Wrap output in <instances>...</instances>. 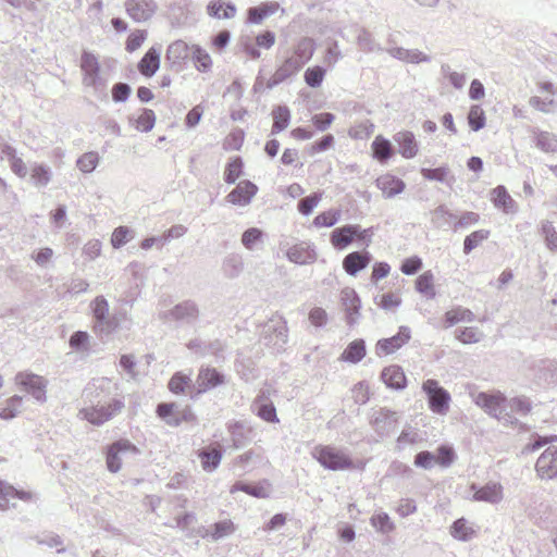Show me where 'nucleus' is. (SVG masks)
<instances>
[{
  "mask_svg": "<svg viewBox=\"0 0 557 557\" xmlns=\"http://www.w3.org/2000/svg\"><path fill=\"white\" fill-rule=\"evenodd\" d=\"M492 202L498 209H502L505 213L516 212V202L508 194L507 189L499 185L492 190Z\"/></svg>",
  "mask_w": 557,
  "mask_h": 557,
  "instance_id": "c756f323",
  "label": "nucleus"
},
{
  "mask_svg": "<svg viewBox=\"0 0 557 557\" xmlns=\"http://www.w3.org/2000/svg\"><path fill=\"white\" fill-rule=\"evenodd\" d=\"M411 337V331L408 326H400L396 335L389 338L380 339L376 343V349L380 352L389 355L401 348Z\"/></svg>",
  "mask_w": 557,
  "mask_h": 557,
  "instance_id": "aec40b11",
  "label": "nucleus"
},
{
  "mask_svg": "<svg viewBox=\"0 0 557 557\" xmlns=\"http://www.w3.org/2000/svg\"><path fill=\"white\" fill-rule=\"evenodd\" d=\"M490 236L488 230H478L466 236L463 240V252L469 255L482 242L486 240Z\"/></svg>",
  "mask_w": 557,
  "mask_h": 557,
  "instance_id": "de8ad7c7",
  "label": "nucleus"
},
{
  "mask_svg": "<svg viewBox=\"0 0 557 557\" xmlns=\"http://www.w3.org/2000/svg\"><path fill=\"white\" fill-rule=\"evenodd\" d=\"M321 200V195L311 194L298 201V211L304 215H309Z\"/></svg>",
  "mask_w": 557,
  "mask_h": 557,
  "instance_id": "680f3d73",
  "label": "nucleus"
},
{
  "mask_svg": "<svg viewBox=\"0 0 557 557\" xmlns=\"http://www.w3.org/2000/svg\"><path fill=\"white\" fill-rule=\"evenodd\" d=\"M198 458L206 472H213L218 469L223 458V449L220 445L208 446L198 450Z\"/></svg>",
  "mask_w": 557,
  "mask_h": 557,
  "instance_id": "4be33fe9",
  "label": "nucleus"
},
{
  "mask_svg": "<svg viewBox=\"0 0 557 557\" xmlns=\"http://www.w3.org/2000/svg\"><path fill=\"white\" fill-rule=\"evenodd\" d=\"M126 12L135 22L149 20L157 11V3L153 0H126Z\"/></svg>",
  "mask_w": 557,
  "mask_h": 557,
  "instance_id": "2eb2a0df",
  "label": "nucleus"
},
{
  "mask_svg": "<svg viewBox=\"0 0 557 557\" xmlns=\"http://www.w3.org/2000/svg\"><path fill=\"white\" fill-rule=\"evenodd\" d=\"M263 232L258 227H250L242 235V244L248 250H253L256 245L261 242Z\"/></svg>",
  "mask_w": 557,
  "mask_h": 557,
  "instance_id": "bf43d9fd",
  "label": "nucleus"
},
{
  "mask_svg": "<svg viewBox=\"0 0 557 557\" xmlns=\"http://www.w3.org/2000/svg\"><path fill=\"white\" fill-rule=\"evenodd\" d=\"M393 138L399 147V153L405 159H412L417 156L419 148L413 133L409 131L398 132Z\"/></svg>",
  "mask_w": 557,
  "mask_h": 557,
  "instance_id": "393cba45",
  "label": "nucleus"
},
{
  "mask_svg": "<svg viewBox=\"0 0 557 557\" xmlns=\"http://www.w3.org/2000/svg\"><path fill=\"white\" fill-rule=\"evenodd\" d=\"M358 47L364 52H374L382 50L381 47L375 42L372 34L362 28L357 37Z\"/></svg>",
  "mask_w": 557,
  "mask_h": 557,
  "instance_id": "5fc2aeb1",
  "label": "nucleus"
},
{
  "mask_svg": "<svg viewBox=\"0 0 557 557\" xmlns=\"http://www.w3.org/2000/svg\"><path fill=\"white\" fill-rule=\"evenodd\" d=\"M473 498L478 502L498 504L503 499V487L499 483H487L475 491Z\"/></svg>",
  "mask_w": 557,
  "mask_h": 557,
  "instance_id": "cd10ccee",
  "label": "nucleus"
},
{
  "mask_svg": "<svg viewBox=\"0 0 557 557\" xmlns=\"http://www.w3.org/2000/svg\"><path fill=\"white\" fill-rule=\"evenodd\" d=\"M157 414L171 426H178L181 424L178 406L174 403L159 404L157 407Z\"/></svg>",
  "mask_w": 557,
  "mask_h": 557,
  "instance_id": "58836bf2",
  "label": "nucleus"
},
{
  "mask_svg": "<svg viewBox=\"0 0 557 557\" xmlns=\"http://www.w3.org/2000/svg\"><path fill=\"white\" fill-rule=\"evenodd\" d=\"M273 125L271 134L275 135L281 133L290 122V110L286 106H276L272 110Z\"/></svg>",
  "mask_w": 557,
  "mask_h": 557,
  "instance_id": "e433bc0d",
  "label": "nucleus"
},
{
  "mask_svg": "<svg viewBox=\"0 0 557 557\" xmlns=\"http://www.w3.org/2000/svg\"><path fill=\"white\" fill-rule=\"evenodd\" d=\"M455 337L463 344H475L481 341L483 334L476 327H458L455 330Z\"/></svg>",
  "mask_w": 557,
  "mask_h": 557,
  "instance_id": "09e8293b",
  "label": "nucleus"
},
{
  "mask_svg": "<svg viewBox=\"0 0 557 557\" xmlns=\"http://www.w3.org/2000/svg\"><path fill=\"white\" fill-rule=\"evenodd\" d=\"M132 231L127 226H119L113 231L111 237V244L114 248H121L124 246L131 238Z\"/></svg>",
  "mask_w": 557,
  "mask_h": 557,
  "instance_id": "0e129e2a",
  "label": "nucleus"
},
{
  "mask_svg": "<svg viewBox=\"0 0 557 557\" xmlns=\"http://www.w3.org/2000/svg\"><path fill=\"white\" fill-rule=\"evenodd\" d=\"M23 405V397L18 395H14L10 397L5 406L0 411V418L2 420H12L15 418L20 412Z\"/></svg>",
  "mask_w": 557,
  "mask_h": 557,
  "instance_id": "a18cd8bd",
  "label": "nucleus"
},
{
  "mask_svg": "<svg viewBox=\"0 0 557 557\" xmlns=\"http://www.w3.org/2000/svg\"><path fill=\"white\" fill-rule=\"evenodd\" d=\"M258 191V187L250 181H242L226 196L228 202L237 206H247Z\"/></svg>",
  "mask_w": 557,
  "mask_h": 557,
  "instance_id": "a211bd4d",
  "label": "nucleus"
},
{
  "mask_svg": "<svg viewBox=\"0 0 557 557\" xmlns=\"http://www.w3.org/2000/svg\"><path fill=\"white\" fill-rule=\"evenodd\" d=\"M304 66L292 57H288L282 65H280L274 74L267 82V88L272 89L289 77L297 74Z\"/></svg>",
  "mask_w": 557,
  "mask_h": 557,
  "instance_id": "f3484780",
  "label": "nucleus"
},
{
  "mask_svg": "<svg viewBox=\"0 0 557 557\" xmlns=\"http://www.w3.org/2000/svg\"><path fill=\"white\" fill-rule=\"evenodd\" d=\"M94 319V332L100 336L111 335L120 325L115 314H110L109 302L103 296H97L90 304Z\"/></svg>",
  "mask_w": 557,
  "mask_h": 557,
  "instance_id": "20e7f679",
  "label": "nucleus"
},
{
  "mask_svg": "<svg viewBox=\"0 0 557 557\" xmlns=\"http://www.w3.org/2000/svg\"><path fill=\"white\" fill-rule=\"evenodd\" d=\"M231 437H232V446L235 449H239L244 447L247 443L244 436V428L239 422H236L228 428Z\"/></svg>",
  "mask_w": 557,
  "mask_h": 557,
  "instance_id": "338daca9",
  "label": "nucleus"
},
{
  "mask_svg": "<svg viewBox=\"0 0 557 557\" xmlns=\"http://www.w3.org/2000/svg\"><path fill=\"white\" fill-rule=\"evenodd\" d=\"M287 325L282 318L270 320L262 329V336L267 345H273L276 350L283 349L287 343Z\"/></svg>",
  "mask_w": 557,
  "mask_h": 557,
  "instance_id": "1a4fd4ad",
  "label": "nucleus"
},
{
  "mask_svg": "<svg viewBox=\"0 0 557 557\" xmlns=\"http://www.w3.org/2000/svg\"><path fill=\"white\" fill-rule=\"evenodd\" d=\"M287 259L296 264H310L317 260L314 246L308 242H300L288 247L285 252Z\"/></svg>",
  "mask_w": 557,
  "mask_h": 557,
  "instance_id": "4468645a",
  "label": "nucleus"
},
{
  "mask_svg": "<svg viewBox=\"0 0 557 557\" xmlns=\"http://www.w3.org/2000/svg\"><path fill=\"white\" fill-rule=\"evenodd\" d=\"M449 168L447 165H442L435 169H421V175L423 178L428 181H435L440 183H445L449 186H451L453 182L455 181L454 176L449 177Z\"/></svg>",
  "mask_w": 557,
  "mask_h": 557,
  "instance_id": "a19ab883",
  "label": "nucleus"
},
{
  "mask_svg": "<svg viewBox=\"0 0 557 557\" xmlns=\"http://www.w3.org/2000/svg\"><path fill=\"white\" fill-rule=\"evenodd\" d=\"M376 185L386 198H392L403 193L406 187L404 181L392 175L379 177L376 180Z\"/></svg>",
  "mask_w": 557,
  "mask_h": 557,
  "instance_id": "c85d7f7f",
  "label": "nucleus"
},
{
  "mask_svg": "<svg viewBox=\"0 0 557 557\" xmlns=\"http://www.w3.org/2000/svg\"><path fill=\"white\" fill-rule=\"evenodd\" d=\"M313 52L314 41L311 38L305 37L298 41L294 54L290 57L295 58L304 66L312 58Z\"/></svg>",
  "mask_w": 557,
  "mask_h": 557,
  "instance_id": "ea45409f",
  "label": "nucleus"
},
{
  "mask_svg": "<svg viewBox=\"0 0 557 557\" xmlns=\"http://www.w3.org/2000/svg\"><path fill=\"white\" fill-rule=\"evenodd\" d=\"M243 160L239 157L232 159L225 166L224 181L234 184L243 172Z\"/></svg>",
  "mask_w": 557,
  "mask_h": 557,
  "instance_id": "3c124183",
  "label": "nucleus"
},
{
  "mask_svg": "<svg viewBox=\"0 0 557 557\" xmlns=\"http://www.w3.org/2000/svg\"><path fill=\"white\" fill-rule=\"evenodd\" d=\"M366 356V343L363 339H355L348 344L341 359L351 363H358Z\"/></svg>",
  "mask_w": 557,
  "mask_h": 557,
  "instance_id": "4c0bfd02",
  "label": "nucleus"
},
{
  "mask_svg": "<svg viewBox=\"0 0 557 557\" xmlns=\"http://www.w3.org/2000/svg\"><path fill=\"white\" fill-rule=\"evenodd\" d=\"M191 58L195 62V66L200 72H209L212 66V60L210 54L202 49L200 46L191 47Z\"/></svg>",
  "mask_w": 557,
  "mask_h": 557,
  "instance_id": "37998d69",
  "label": "nucleus"
},
{
  "mask_svg": "<svg viewBox=\"0 0 557 557\" xmlns=\"http://www.w3.org/2000/svg\"><path fill=\"white\" fill-rule=\"evenodd\" d=\"M188 45L183 40H176L168 47L165 59L171 63V65L180 66L182 62L188 58Z\"/></svg>",
  "mask_w": 557,
  "mask_h": 557,
  "instance_id": "473e14b6",
  "label": "nucleus"
},
{
  "mask_svg": "<svg viewBox=\"0 0 557 557\" xmlns=\"http://www.w3.org/2000/svg\"><path fill=\"white\" fill-rule=\"evenodd\" d=\"M398 414L396 411L381 408L377 410L372 420L371 425L379 436H387L397 429Z\"/></svg>",
  "mask_w": 557,
  "mask_h": 557,
  "instance_id": "9b49d317",
  "label": "nucleus"
},
{
  "mask_svg": "<svg viewBox=\"0 0 557 557\" xmlns=\"http://www.w3.org/2000/svg\"><path fill=\"white\" fill-rule=\"evenodd\" d=\"M468 123L472 131L478 132L485 126V114L483 109L474 104L470 108L468 113Z\"/></svg>",
  "mask_w": 557,
  "mask_h": 557,
  "instance_id": "864d4df0",
  "label": "nucleus"
},
{
  "mask_svg": "<svg viewBox=\"0 0 557 557\" xmlns=\"http://www.w3.org/2000/svg\"><path fill=\"white\" fill-rule=\"evenodd\" d=\"M541 234L544 237L547 249L557 251V232L550 221L542 222Z\"/></svg>",
  "mask_w": 557,
  "mask_h": 557,
  "instance_id": "8fccbe9b",
  "label": "nucleus"
},
{
  "mask_svg": "<svg viewBox=\"0 0 557 557\" xmlns=\"http://www.w3.org/2000/svg\"><path fill=\"white\" fill-rule=\"evenodd\" d=\"M342 300L347 312V322L351 325L356 321L354 315L359 313L361 307L359 296L354 289L346 288L342 292Z\"/></svg>",
  "mask_w": 557,
  "mask_h": 557,
  "instance_id": "2f4dec72",
  "label": "nucleus"
},
{
  "mask_svg": "<svg viewBox=\"0 0 557 557\" xmlns=\"http://www.w3.org/2000/svg\"><path fill=\"white\" fill-rule=\"evenodd\" d=\"M325 75V70L322 66L308 67L304 74L306 84L311 88L321 86Z\"/></svg>",
  "mask_w": 557,
  "mask_h": 557,
  "instance_id": "4d7b16f0",
  "label": "nucleus"
},
{
  "mask_svg": "<svg viewBox=\"0 0 557 557\" xmlns=\"http://www.w3.org/2000/svg\"><path fill=\"white\" fill-rule=\"evenodd\" d=\"M474 319L475 315L471 310L467 308L457 307L445 313L444 327H451L459 322H473Z\"/></svg>",
  "mask_w": 557,
  "mask_h": 557,
  "instance_id": "c9c22d12",
  "label": "nucleus"
},
{
  "mask_svg": "<svg viewBox=\"0 0 557 557\" xmlns=\"http://www.w3.org/2000/svg\"><path fill=\"white\" fill-rule=\"evenodd\" d=\"M381 379L389 388L400 391L406 387V375L399 366L392 364L384 368Z\"/></svg>",
  "mask_w": 557,
  "mask_h": 557,
  "instance_id": "bb28decb",
  "label": "nucleus"
},
{
  "mask_svg": "<svg viewBox=\"0 0 557 557\" xmlns=\"http://www.w3.org/2000/svg\"><path fill=\"white\" fill-rule=\"evenodd\" d=\"M251 407L257 416L262 420L271 423L278 421L274 405L265 398L258 397Z\"/></svg>",
  "mask_w": 557,
  "mask_h": 557,
  "instance_id": "f704fd0d",
  "label": "nucleus"
},
{
  "mask_svg": "<svg viewBox=\"0 0 557 557\" xmlns=\"http://www.w3.org/2000/svg\"><path fill=\"white\" fill-rule=\"evenodd\" d=\"M15 383L28 393L36 401L42 404L47 400L48 380L29 371L17 372Z\"/></svg>",
  "mask_w": 557,
  "mask_h": 557,
  "instance_id": "39448f33",
  "label": "nucleus"
},
{
  "mask_svg": "<svg viewBox=\"0 0 557 557\" xmlns=\"http://www.w3.org/2000/svg\"><path fill=\"white\" fill-rule=\"evenodd\" d=\"M278 9L280 3L276 1H267L257 7H250L247 10V23L260 24L264 18L276 13Z\"/></svg>",
  "mask_w": 557,
  "mask_h": 557,
  "instance_id": "a878e982",
  "label": "nucleus"
},
{
  "mask_svg": "<svg viewBox=\"0 0 557 557\" xmlns=\"http://www.w3.org/2000/svg\"><path fill=\"white\" fill-rule=\"evenodd\" d=\"M244 269L243 258L238 253H230L222 263V270L225 276L230 278L237 277Z\"/></svg>",
  "mask_w": 557,
  "mask_h": 557,
  "instance_id": "79ce46f5",
  "label": "nucleus"
},
{
  "mask_svg": "<svg viewBox=\"0 0 557 557\" xmlns=\"http://www.w3.org/2000/svg\"><path fill=\"white\" fill-rule=\"evenodd\" d=\"M537 475L542 480H552L557 476V447L546 448L535 463Z\"/></svg>",
  "mask_w": 557,
  "mask_h": 557,
  "instance_id": "f8f14e48",
  "label": "nucleus"
},
{
  "mask_svg": "<svg viewBox=\"0 0 557 557\" xmlns=\"http://www.w3.org/2000/svg\"><path fill=\"white\" fill-rule=\"evenodd\" d=\"M358 232L359 225L357 224H346L336 227L331 233V243L335 249L343 250L355 240Z\"/></svg>",
  "mask_w": 557,
  "mask_h": 557,
  "instance_id": "412c9836",
  "label": "nucleus"
},
{
  "mask_svg": "<svg viewBox=\"0 0 557 557\" xmlns=\"http://www.w3.org/2000/svg\"><path fill=\"white\" fill-rule=\"evenodd\" d=\"M509 407L512 411H516L521 416H527L532 409V404L529 398L521 396L511 398Z\"/></svg>",
  "mask_w": 557,
  "mask_h": 557,
  "instance_id": "774afa93",
  "label": "nucleus"
},
{
  "mask_svg": "<svg viewBox=\"0 0 557 557\" xmlns=\"http://www.w3.org/2000/svg\"><path fill=\"white\" fill-rule=\"evenodd\" d=\"M81 69L83 71V85L91 88L98 99H106L108 81L101 76L100 63L97 57L84 50L81 57Z\"/></svg>",
  "mask_w": 557,
  "mask_h": 557,
  "instance_id": "7ed1b4c3",
  "label": "nucleus"
},
{
  "mask_svg": "<svg viewBox=\"0 0 557 557\" xmlns=\"http://www.w3.org/2000/svg\"><path fill=\"white\" fill-rule=\"evenodd\" d=\"M372 154L380 163H386L395 153L392 143L383 136H377L372 145Z\"/></svg>",
  "mask_w": 557,
  "mask_h": 557,
  "instance_id": "7c9ffc66",
  "label": "nucleus"
},
{
  "mask_svg": "<svg viewBox=\"0 0 557 557\" xmlns=\"http://www.w3.org/2000/svg\"><path fill=\"white\" fill-rule=\"evenodd\" d=\"M311 455L330 471L363 470L366 466L362 460H354L347 448L333 445H317Z\"/></svg>",
  "mask_w": 557,
  "mask_h": 557,
  "instance_id": "f03ea898",
  "label": "nucleus"
},
{
  "mask_svg": "<svg viewBox=\"0 0 557 557\" xmlns=\"http://www.w3.org/2000/svg\"><path fill=\"white\" fill-rule=\"evenodd\" d=\"M138 448L128 440L120 438L107 447L106 462L110 472L116 473L121 470L122 459L121 455L125 453L137 454Z\"/></svg>",
  "mask_w": 557,
  "mask_h": 557,
  "instance_id": "0eeeda50",
  "label": "nucleus"
},
{
  "mask_svg": "<svg viewBox=\"0 0 557 557\" xmlns=\"http://www.w3.org/2000/svg\"><path fill=\"white\" fill-rule=\"evenodd\" d=\"M186 388H195L190 376L182 372L174 373L169 381V389L174 394H181L184 393Z\"/></svg>",
  "mask_w": 557,
  "mask_h": 557,
  "instance_id": "c03bdc74",
  "label": "nucleus"
},
{
  "mask_svg": "<svg viewBox=\"0 0 557 557\" xmlns=\"http://www.w3.org/2000/svg\"><path fill=\"white\" fill-rule=\"evenodd\" d=\"M533 134V143L540 150L546 153L557 152V136L555 134L545 131H534Z\"/></svg>",
  "mask_w": 557,
  "mask_h": 557,
  "instance_id": "72a5a7b5",
  "label": "nucleus"
},
{
  "mask_svg": "<svg viewBox=\"0 0 557 557\" xmlns=\"http://www.w3.org/2000/svg\"><path fill=\"white\" fill-rule=\"evenodd\" d=\"M422 389L428 396L430 409L437 414H446L449 410L450 395L438 382L429 379L422 384Z\"/></svg>",
  "mask_w": 557,
  "mask_h": 557,
  "instance_id": "423d86ee",
  "label": "nucleus"
},
{
  "mask_svg": "<svg viewBox=\"0 0 557 557\" xmlns=\"http://www.w3.org/2000/svg\"><path fill=\"white\" fill-rule=\"evenodd\" d=\"M164 320H173L182 324H195L199 318V308L193 300H184L161 315Z\"/></svg>",
  "mask_w": 557,
  "mask_h": 557,
  "instance_id": "6e6552de",
  "label": "nucleus"
},
{
  "mask_svg": "<svg viewBox=\"0 0 557 557\" xmlns=\"http://www.w3.org/2000/svg\"><path fill=\"white\" fill-rule=\"evenodd\" d=\"M161 46L151 47L138 63V71L146 77L153 76L160 67Z\"/></svg>",
  "mask_w": 557,
  "mask_h": 557,
  "instance_id": "b1692460",
  "label": "nucleus"
},
{
  "mask_svg": "<svg viewBox=\"0 0 557 557\" xmlns=\"http://www.w3.org/2000/svg\"><path fill=\"white\" fill-rule=\"evenodd\" d=\"M505 401V396L502 394H488L485 392L479 393L474 403L476 406L481 407L486 413L491 417L499 419L503 414V404Z\"/></svg>",
  "mask_w": 557,
  "mask_h": 557,
  "instance_id": "dca6fc26",
  "label": "nucleus"
},
{
  "mask_svg": "<svg viewBox=\"0 0 557 557\" xmlns=\"http://www.w3.org/2000/svg\"><path fill=\"white\" fill-rule=\"evenodd\" d=\"M111 386L112 382L107 377L96 379L87 385L84 393L89 398L91 406L79 410V416L83 419L99 426L122 412L125 407L123 399L112 398L109 403L106 401Z\"/></svg>",
  "mask_w": 557,
  "mask_h": 557,
  "instance_id": "f257e3e1",
  "label": "nucleus"
},
{
  "mask_svg": "<svg viewBox=\"0 0 557 557\" xmlns=\"http://www.w3.org/2000/svg\"><path fill=\"white\" fill-rule=\"evenodd\" d=\"M99 159L98 152L89 151L81 156L76 164L83 173H91L97 168Z\"/></svg>",
  "mask_w": 557,
  "mask_h": 557,
  "instance_id": "603ef678",
  "label": "nucleus"
},
{
  "mask_svg": "<svg viewBox=\"0 0 557 557\" xmlns=\"http://www.w3.org/2000/svg\"><path fill=\"white\" fill-rule=\"evenodd\" d=\"M372 260V255L367 250L352 251L343 260V269L350 276H356L366 269Z\"/></svg>",
  "mask_w": 557,
  "mask_h": 557,
  "instance_id": "6ab92c4d",
  "label": "nucleus"
},
{
  "mask_svg": "<svg viewBox=\"0 0 557 557\" xmlns=\"http://www.w3.org/2000/svg\"><path fill=\"white\" fill-rule=\"evenodd\" d=\"M16 499L30 503L36 500L37 497L32 492L17 490L8 482L0 480V510L15 508Z\"/></svg>",
  "mask_w": 557,
  "mask_h": 557,
  "instance_id": "9d476101",
  "label": "nucleus"
},
{
  "mask_svg": "<svg viewBox=\"0 0 557 557\" xmlns=\"http://www.w3.org/2000/svg\"><path fill=\"white\" fill-rule=\"evenodd\" d=\"M225 381V376L223 373L218 371L214 368L210 367H201L199 369L197 380H196V395L206 393L212 388H215L222 385Z\"/></svg>",
  "mask_w": 557,
  "mask_h": 557,
  "instance_id": "ddd939ff",
  "label": "nucleus"
},
{
  "mask_svg": "<svg viewBox=\"0 0 557 557\" xmlns=\"http://www.w3.org/2000/svg\"><path fill=\"white\" fill-rule=\"evenodd\" d=\"M473 533V529L468 525L465 518L457 519L450 528L451 536L463 542L471 540Z\"/></svg>",
  "mask_w": 557,
  "mask_h": 557,
  "instance_id": "49530a36",
  "label": "nucleus"
},
{
  "mask_svg": "<svg viewBox=\"0 0 557 557\" xmlns=\"http://www.w3.org/2000/svg\"><path fill=\"white\" fill-rule=\"evenodd\" d=\"M371 524L383 533H388L394 530V523L385 512L374 515L371 518Z\"/></svg>",
  "mask_w": 557,
  "mask_h": 557,
  "instance_id": "69168bd1",
  "label": "nucleus"
},
{
  "mask_svg": "<svg viewBox=\"0 0 557 557\" xmlns=\"http://www.w3.org/2000/svg\"><path fill=\"white\" fill-rule=\"evenodd\" d=\"M30 178L38 187L47 186L51 180L50 169L44 164H37L32 170Z\"/></svg>",
  "mask_w": 557,
  "mask_h": 557,
  "instance_id": "6e6d98bb",
  "label": "nucleus"
},
{
  "mask_svg": "<svg viewBox=\"0 0 557 557\" xmlns=\"http://www.w3.org/2000/svg\"><path fill=\"white\" fill-rule=\"evenodd\" d=\"M89 335L84 331H76L70 337L71 348L77 351H85L88 349Z\"/></svg>",
  "mask_w": 557,
  "mask_h": 557,
  "instance_id": "e2e57ef3",
  "label": "nucleus"
},
{
  "mask_svg": "<svg viewBox=\"0 0 557 557\" xmlns=\"http://www.w3.org/2000/svg\"><path fill=\"white\" fill-rule=\"evenodd\" d=\"M416 288L419 293L433 297L435 295L433 287V274L426 271L416 280Z\"/></svg>",
  "mask_w": 557,
  "mask_h": 557,
  "instance_id": "13d9d810",
  "label": "nucleus"
},
{
  "mask_svg": "<svg viewBox=\"0 0 557 557\" xmlns=\"http://www.w3.org/2000/svg\"><path fill=\"white\" fill-rule=\"evenodd\" d=\"M156 123V114L151 109H144L136 120V128L140 132H150Z\"/></svg>",
  "mask_w": 557,
  "mask_h": 557,
  "instance_id": "052dcab7",
  "label": "nucleus"
},
{
  "mask_svg": "<svg viewBox=\"0 0 557 557\" xmlns=\"http://www.w3.org/2000/svg\"><path fill=\"white\" fill-rule=\"evenodd\" d=\"M187 348L201 357L207 355L221 357L222 352L224 351V345L219 339L206 342L199 338H195L188 342Z\"/></svg>",
  "mask_w": 557,
  "mask_h": 557,
  "instance_id": "5701e85b",
  "label": "nucleus"
}]
</instances>
